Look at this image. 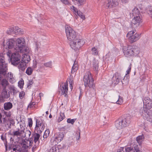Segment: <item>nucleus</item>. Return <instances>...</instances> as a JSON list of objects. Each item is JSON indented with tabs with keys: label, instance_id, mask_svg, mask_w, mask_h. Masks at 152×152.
Segmentation results:
<instances>
[{
	"label": "nucleus",
	"instance_id": "obj_1",
	"mask_svg": "<svg viewBox=\"0 0 152 152\" xmlns=\"http://www.w3.org/2000/svg\"><path fill=\"white\" fill-rule=\"evenodd\" d=\"M65 32L67 39L71 41V47H82L85 43V40L83 39H78L77 33L73 29L68 25L65 26Z\"/></svg>",
	"mask_w": 152,
	"mask_h": 152
},
{
	"label": "nucleus",
	"instance_id": "obj_2",
	"mask_svg": "<svg viewBox=\"0 0 152 152\" xmlns=\"http://www.w3.org/2000/svg\"><path fill=\"white\" fill-rule=\"evenodd\" d=\"M131 116L128 115L126 118L122 119H119L115 122V127L120 129L128 126L131 122Z\"/></svg>",
	"mask_w": 152,
	"mask_h": 152
},
{
	"label": "nucleus",
	"instance_id": "obj_3",
	"mask_svg": "<svg viewBox=\"0 0 152 152\" xmlns=\"http://www.w3.org/2000/svg\"><path fill=\"white\" fill-rule=\"evenodd\" d=\"M84 85L86 87L92 88H94L95 84L94 83V80L91 73L89 71L86 72L83 78Z\"/></svg>",
	"mask_w": 152,
	"mask_h": 152
},
{
	"label": "nucleus",
	"instance_id": "obj_4",
	"mask_svg": "<svg viewBox=\"0 0 152 152\" xmlns=\"http://www.w3.org/2000/svg\"><path fill=\"white\" fill-rule=\"evenodd\" d=\"M144 104V107L141 109L140 113H142L141 115L144 117L145 114L147 113V110L150 109L152 107V101L148 97H145L143 100Z\"/></svg>",
	"mask_w": 152,
	"mask_h": 152
},
{
	"label": "nucleus",
	"instance_id": "obj_5",
	"mask_svg": "<svg viewBox=\"0 0 152 152\" xmlns=\"http://www.w3.org/2000/svg\"><path fill=\"white\" fill-rule=\"evenodd\" d=\"M18 51L20 50V53H24L22 55L21 61L28 64L31 60L30 56L27 54L31 52V50L29 48H18L16 49Z\"/></svg>",
	"mask_w": 152,
	"mask_h": 152
},
{
	"label": "nucleus",
	"instance_id": "obj_6",
	"mask_svg": "<svg viewBox=\"0 0 152 152\" xmlns=\"http://www.w3.org/2000/svg\"><path fill=\"white\" fill-rule=\"evenodd\" d=\"M46 127V124L44 121L41 119H36L35 131H37L38 133H41Z\"/></svg>",
	"mask_w": 152,
	"mask_h": 152
},
{
	"label": "nucleus",
	"instance_id": "obj_7",
	"mask_svg": "<svg viewBox=\"0 0 152 152\" xmlns=\"http://www.w3.org/2000/svg\"><path fill=\"white\" fill-rule=\"evenodd\" d=\"M138 48H123V52L126 57L132 56L134 55H137L139 53Z\"/></svg>",
	"mask_w": 152,
	"mask_h": 152
},
{
	"label": "nucleus",
	"instance_id": "obj_8",
	"mask_svg": "<svg viewBox=\"0 0 152 152\" xmlns=\"http://www.w3.org/2000/svg\"><path fill=\"white\" fill-rule=\"evenodd\" d=\"M20 51L18 52L13 53L10 57V60L12 63L14 65H17L20 62L21 55L20 54Z\"/></svg>",
	"mask_w": 152,
	"mask_h": 152
},
{
	"label": "nucleus",
	"instance_id": "obj_9",
	"mask_svg": "<svg viewBox=\"0 0 152 152\" xmlns=\"http://www.w3.org/2000/svg\"><path fill=\"white\" fill-rule=\"evenodd\" d=\"M134 17L131 22L132 25L134 27H137L142 21V16L141 15H139Z\"/></svg>",
	"mask_w": 152,
	"mask_h": 152
},
{
	"label": "nucleus",
	"instance_id": "obj_10",
	"mask_svg": "<svg viewBox=\"0 0 152 152\" xmlns=\"http://www.w3.org/2000/svg\"><path fill=\"white\" fill-rule=\"evenodd\" d=\"M15 44L17 48H25L26 45L25 39L24 37L15 38Z\"/></svg>",
	"mask_w": 152,
	"mask_h": 152
},
{
	"label": "nucleus",
	"instance_id": "obj_11",
	"mask_svg": "<svg viewBox=\"0 0 152 152\" xmlns=\"http://www.w3.org/2000/svg\"><path fill=\"white\" fill-rule=\"evenodd\" d=\"M70 9L77 16H78L83 20H85L86 18L85 15L74 6H71L70 7Z\"/></svg>",
	"mask_w": 152,
	"mask_h": 152
},
{
	"label": "nucleus",
	"instance_id": "obj_12",
	"mask_svg": "<svg viewBox=\"0 0 152 152\" xmlns=\"http://www.w3.org/2000/svg\"><path fill=\"white\" fill-rule=\"evenodd\" d=\"M15 44V38L8 39L4 42V46L5 48H14Z\"/></svg>",
	"mask_w": 152,
	"mask_h": 152
},
{
	"label": "nucleus",
	"instance_id": "obj_13",
	"mask_svg": "<svg viewBox=\"0 0 152 152\" xmlns=\"http://www.w3.org/2000/svg\"><path fill=\"white\" fill-rule=\"evenodd\" d=\"M119 3L117 0H108L106 7L110 9L115 7Z\"/></svg>",
	"mask_w": 152,
	"mask_h": 152
},
{
	"label": "nucleus",
	"instance_id": "obj_14",
	"mask_svg": "<svg viewBox=\"0 0 152 152\" xmlns=\"http://www.w3.org/2000/svg\"><path fill=\"white\" fill-rule=\"evenodd\" d=\"M68 90V83L67 82L61 87V91H59V92L61 93V95H64L65 97H67Z\"/></svg>",
	"mask_w": 152,
	"mask_h": 152
},
{
	"label": "nucleus",
	"instance_id": "obj_15",
	"mask_svg": "<svg viewBox=\"0 0 152 152\" xmlns=\"http://www.w3.org/2000/svg\"><path fill=\"white\" fill-rule=\"evenodd\" d=\"M132 65V64H130L128 67V69L126 71L125 76L124 77L123 79V80H122V83L123 84L127 85L128 83L129 80L127 78V76H128V75L127 76H126L128 74H129L131 72Z\"/></svg>",
	"mask_w": 152,
	"mask_h": 152
},
{
	"label": "nucleus",
	"instance_id": "obj_16",
	"mask_svg": "<svg viewBox=\"0 0 152 152\" xmlns=\"http://www.w3.org/2000/svg\"><path fill=\"white\" fill-rule=\"evenodd\" d=\"M11 149L12 150L11 152H28V150L23 148H21L18 145H15Z\"/></svg>",
	"mask_w": 152,
	"mask_h": 152
},
{
	"label": "nucleus",
	"instance_id": "obj_17",
	"mask_svg": "<svg viewBox=\"0 0 152 152\" xmlns=\"http://www.w3.org/2000/svg\"><path fill=\"white\" fill-rule=\"evenodd\" d=\"M20 129H18V131L13 132V135L14 136H20L21 134L24 133L25 127L22 125H20Z\"/></svg>",
	"mask_w": 152,
	"mask_h": 152
},
{
	"label": "nucleus",
	"instance_id": "obj_18",
	"mask_svg": "<svg viewBox=\"0 0 152 152\" xmlns=\"http://www.w3.org/2000/svg\"><path fill=\"white\" fill-rule=\"evenodd\" d=\"M113 77L115 78V80L114 81L115 82V84H117L121 80L122 77L120 73L118 72H116L114 74Z\"/></svg>",
	"mask_w": 152,
	"mask_h": 152
},
{
	"label": "nucleus",
	"instance_id": "obj_19",
	"mask_svg": "<svg viewBox=\"0 0 152 152\" xmlns=\"http://www.w3.org/2000/svg\"><path fill=\"white\" fill-rule=\"evenodd\" d=\"M64 136V133L59 132L55 135V137L60 142L63 140Z\"/></svg>",
	"mask_w": 152,
	"mask_h": 152
},
{
	"label": "nucleus",
	"instance_id": "obj_20",
	"mask_svg": "<svg viewBox=\"0 0 152 152\" xmlns=\"http://www.w3.org/2000/svg\"><path fill=\"white\" fill-rule=\"evenodd\" d=\"M13 107L12 104L10 102L5 103L4 105V107L5 110H8L11 109Z\"/></svg>",
	"mask_w": 152,
	"mask_h": 152
},
{
	"label": "nucleus",
	"instance_id": "obj_21",
	"mask_svg": "<svg viewBox=\"0 0 152 152\" xmlns=\"http://www.w3.org/2000/svg\"><path fill=\"white\" fill-rule=\"evenodd\" d=\"M7 77L10 83H13L15 82V79L13 76V74L12 73H8Z\"/></svg>",
	"mask_w": 152,
	"mask_h": 152
},
{
	"label": "nucleus",
	"instance_id": "obj_22",
	"mask_svg": "<svg viewBox=\"0 0 152 152\" xmlns=\"http://www.w3.org/2000/svg\"><path fill=\"white\" fill-rule=\"evenodd\" d=\"M78 65L77 62L75 60L74 61V64L72 67L71 73L72 74L74 73L78 69Z\"/></svg>",
	"mask_w": 152,
	"mask_h": 152
},
{
	"label": "nucleus",
	"instance_id": "obj_23",
	"mask_svg": "<svg viewBox=\"0 0 152 152\" xmlns=\"http://www.w3.org/2000/svg\"><path fill=\"white\" fill-rule=\"evenodd\" d=\"M14 32L16 35H20L23 34V31L22 29L18 27L14 28Z\"/></svg>",
	"mask_w": 152,
	"mask_h": 152
},
{
	"label": "nucleus",
	"instance_id": "obj_24",
	"mask_svg": "<svg viewBox=\"0 0 152 152\" xmlns=\"http://www.w3.org/2000/svg\"><path fill=\"white\" fill-rule=\"evenodd\" d=\"M92 67L94 70H98L99 68V62L97 60L95 59L93 60Z\"/></svg>",
	"mask_w": 152,
	"mask_h": 152
},
{
	"label": "nucleus",
	"instance_id": "obj_25",
	"mask_svg": "<svg viewBox=\"0 0 152 152\" xmlns=\"http://www.w3.org/2000/svg\"><path fill=\"white\" fill-rule=\"evenodd\" d=\"M132 38V39H129L130 42L132 43L137 41L140 38V35L137 33H135Z\"/></svg>",
	"mask_w": 152,
	"mask_h": 152
},
{
	"label": "nucleus",
	"instance_id": "obj_26",
	"mask_svg": "<svg viewBox=\"0 0 152 152\" xmlns=\"http://www.w3.org/2000/svg\"><path fill=\"white\" fill-rule=\"evenodd\" d=\"M27 66V63L21 61V62L18 65V68L21 70L23 71L25 70Z\"/></svg>",
	"mask_w": 152,
	"mask_h": 152
},
{
	"label": "nucleus",
	"instance_id": "obj_27",
	"mask_svg": "<svg viewBox=\"0 0 152 152\" xmlns=\"http://www.w3.org/2000/svg\"><path fill=\"white\" fill-rule=\"evenodd\" d=\"M131 13L134 16L141 15L139 10L137 7H134V9L132 10Z\"/></svg>",
	"mask_w": 152,
	"mask_h": 152
},
{
	"label": "nucleus",
	"instance_id": "obj_28",
	"mask_svg": "<svg viewBox=\"0 0 152 152\" xmlns=\"http://www.w3.org/2000/svg\"><path fill=\"white\" fill-rule=\"evenodd\" d=\"M30 144H29V141L26 140V141L24 140L23 142L22 143V146L21 148H23L24 149L27 150L29 146H30Z\"/></svg>",
	"mask_w": 152,
	"mask_h": 152
},
{
	"label": "nucleus",
	"instance_id": "obj_29",
	"mask_svg": "<svg viewBox=\"0 0 152 152\" xmlns=\"http://www.w3.org/2000/svg\"><path fill=\"white\" fill-rule=\"evenodd\" d=\"M144 137L143 135H140L138 136L136 138V140L137 142L139 145L142 144V141L144 140Z\"/></svg>",
	"mask_w": 152,
	"mask_h": 152
},
{
	"label": "nucleus",
	"instance_id": "obj_30",
	"mask_svg": "<svg viewBox=\"0 0 152 152\" xmlns=\"http://www.w3.org/2000/svg\"><path fill=\"white\" fill-rule=\"evenodd\" d=\"M65 118L64 113L62 112H60V115L58 117L57 119V121L58 122H60L62 121L63 119Z\"/></svg>",
	"mask_w": 152,
	"mask_h": 152
},
{
	"label": "nucleus",
	"instance_id": "obj_31",
	"mask_svg": "<svg viewBox=\"0 0 152 152\" xmlns=\"http://www.w3.org/2000/svg\"><path fill=\"white\" fill-rule=\"evenodd\" d=\"M1 96L3 98H8L9 96L7 94V91L6 90L5 88L3 89L1 93Z\"/></svg>",
	"mask_w": 152,
	"mask_h": 152
},
{
	"label": "nucleus",
	"instance_id": "obj_32",
	"mask_svg": "<svg viewBox=\"0 0 152 152\" xmlns=\"http://www.w3.org/2000/svg\"><path fill=\"white\" fill-rule=\"evenodd\" d=\"M135 30H133L129 31L127 34V37L129 39H132V37H133V36L134 35L135 33Z\"/></svg>",
	"mask_w": 152,
	"mask_h": 152
},
{
	"label": "nucleus",
	"instance_id": "obj_33",
	"mask_svg": "<svg viewBox=\"0 0 152 152\" xmlns=\"http://www.w3.org/2000/svg\"><path fill=\"white\" fill-rule=\"evenodd\" d=\"M40 133H35L34 134V142L35 143H36L39 140V139L40 137Z\"/></svg>",
	"mask_w": 152,
	"mask_h": 152
},
{
	"label": "nucleus",
	"instance_id": "obj_34",
	"mask_svg": "<svg viewBox=\"0 0 152 152\" xmlns=\"http://www.w3.org/2000/svg\"><path fill=\"white\" fill-rule=\"evenodd\" d=\"M1 84L4 88H5L6 86L8 85L9 83L7 80L6 79H3L1 81Z\"/></svg>",
	"mask_w": 152,
	"mask_h": 152
},
{
	"label": "nucleus",
	"instance_id": "obj_35",
	"mask_svg": "<svg viewBox=\"0 0 152 152\" xmlns=\"http://www.w3.org/2000/svg\"><path fill=\"white\" fill-rule=\"evenodd\" d=\"M10 90L13 93L14 95L17 94L18 92V91L17 88H16L13 86H11L10 88Z\"/></svg>",
	"mask_w": 152,
	"mask_h": 152
},
{
	"label": "nucleus",
	"instance_id": "obj_36",
	"mask_svg": "<svg viewBox=\"0 0 152 152\" xmlns=\"http://www.w3.org/2000/svg\"><path fill=\"white\" fill-rule=\"evenodd\" d=\"M50 141L52 144L53 145V146H56L58 143L59 142V141H58L57 140L55 137L52 138L51 139Z\"/></svg>",
	"mask_w": 152,
	"mask_h": 152
},
{
	"label": "nucleus",
	"instance_id": "obj_37",
	"mask_svg": "<svg viewBox=\"0 0 152 152\" xmlns=\"http://www.w3.org/2000/svg\"><path fill=\"white\" fill-rule=\"evenodd\" d=\"M24 84V81L22 79L20 80L18 83V86L21 89H22L23 88V86Z\"/></svg>",
	"mask_w": 152,
	"mask_h": 152
},
{
	"label": "nucleus",
	"instance_id": "obj_38",
	"mask_svg": "<svg viewBox=\"0 0 152 152\" xmlns=\"http://www.w3.org/2000/svg\"><path fill=\"white\" fill-rule=\"evenodd\" d=\"M33 70L30 67H28L26 70V73L28 75H30L32 73Z\"/></svg>",
	"mask_w": 152,
	"mask_h": 152
},
{
	"label": "nucleus",
	"instance_id": "obj_39",
	"mask_svg": "<svg viewBox=\"0 0 152 152\" xmlns=\"http://www.w3.org/2000/svg\"><path fill=\"white\" fill-rule=\"evenodd\" d=\"M25 92L23 91H22L19 92V97L20 99H22L25 97Z\"/></svg>",
	"mask_w": 152,
	"mask_h": 152
},
{
	"label": "nucleus",
	"instance_id": "obj_40",
	"mask_svg": "<svg viewBox=\"0 0 152 152\" xmlns=\"http://www.w3.org/2000/svg\"><path fill=\"white\" fill-rule=\"evenodd\" d=\"M50 134V131L49 129L46 130L44 133L43 137L44 138H46Z\"/></svg>",
	"mask_w": 152,
	"mask_h": 152
},
{
	"label": "nucleus",
	"instance_id": "obj_41",
	"mask_svg": "<svg viewBox=\"0 0 152 152\" xmlns=\"http://www.w3.org/2000/svg\"><path fill=\"white\" fill-rule=\"evenodd\" d=\"M123 99L122 97H121L119 95L118 96V99L117 101L116 102V103L118 104H121L123 102Z\"/></svg>",
	"mask_w": 152,
	"mask_h": 152
},
{
	"label": "nucleus",
	"instance_id": "obj_42",
	"mask_svg": "<svg viewBox=\"0 0 152 152\" xmlns=\"http://www.w3.org/2000/svg\"><path fill=\"white\" fill-rule=\"evenodd\" d=\"M76 120V118L72 119H71L70 118H68L67 120V122L68 123H70L73 125L74 124Z\"/></svg>",
	"mask_w": 152,
	"mask_h": 152
},
{
	"label": "nucleus",
	"instance_id": "obj_43",
	"mask_svg": "<svg viewBox=\"0 0 152 152\" xmlns=\"http://www.w3.org/2000/svg\"><path fill=\"white\" fill-rule=\"evenodd\" d=\"M125 149L126 152H134V149L131 147H126Z\"/></svg>",
	"mask_w": 152,
	"mask_h": 152
},
{
	"label": "nucleus",
	"instance_id": "obj_44",
	"mask_svg": "<svg viewBox=\"0 0 152 152\" xmlns=\"http://www.w3.org/2000/svg\"><path fill=\"white\" fill-rule=\"evenodd\" d=\"M69 84L70 85L69 87L70 88L71 91H72L73 88V80L72 78H69Z\"/></svg>",
	"mask_w": 152,
	"mask_h": 152
},
{
	"label": "nucleus",
	"instance_id": "obj_45",
	"mask_svg": "<svg viewBox=\"0 0 152 152\" xmlns=\"http://www.w3.org/2000/svg\"><path fill=\"white\" fill-rule=\"evenodd\" d=\"M91 51L94 55H96L98 54V52L96 48H92Z\"/></svg>",
	"mask_w": 152,
	"mask_h": 152
},
{
	"label": "nucleus",
	"instance_id": "obj_46",
	"mask_svg": "<svg viewBox=\"0 0 152 152\" xmlns=\"http://www.w3.org/2000/svg\"><path fill=\"white\" fill-rule=\"evenodd\" d=\"M56 147V146L52 147L49 150V152H57Z\"/></svg>",
	"mask_w": 152,
	"mask_h": 152
},
{
	"label": "nucleus",
	"instance_id": "obj_47",
	"mask_svg": "<svg viewBox=\"0 0 152 152\" xmlns=\"http://www.w3.org/2000/svg\"><path fill=\"white\" fill-rule=\"evenodd\" d=\"M28 124L30 128L32 127L33 124V121L32 118H29L28 119Z\"/></svg>",
	"mask_w": 152,
	"mask_h": 152
},
{
	"label": "nucleus",
	"instance_id": "obj_48",
	"mask_svg": "<svg viewBox=\"0 0 152 152\" xmlns=\"http://www.w3.org/2000/svg\"><path fill=\"white\" fill-rule=\"evenodd\" d=\"M35 104V102H31L29 103L28 105V108H31L33 107H34Z\"/></svg>",
	"mask_w": 152,
	"mask_h": 152
},
{
	"label": "nucleus",
	"instance_id": "obj_49",
	"mask_svg": "<svg viewBox=\"0 0 152 152\" xmlns=\"http://www.w3.org/2000/svg\"><path fill=\"white\" fill-rule=\"evenodd\" d=\"M31 134V132L29 130H28L26 131V133L24 135V137H29Z\"/></svg>",
	"mask_w": 152,
	"mask_h": 152
},
{
	"label": "nucleus",
	"instance_id": "obj_50",
	"mask_svg": "<svg viewBox=\"0 0 152 152\" xmlns=\"http://www.w3.org/2000/svg\"><path fill=\"white\" fill-rule=\"evenodd\" d=\"M4 114L6 116L8 117H10L11 116V114L10 111L4 112Z\"/></svg>",
	"mask_w": 152,
	"mask_h": 152
},
{
	"label": "nucleus",
	"instance_id": "obj_51",
	"mask_svg": "<svg viewBox=\"0 0 152 152\" xmlns=\"http://www.w3.org/2000/svg\"><path fill=\"white\" fill-rule=\"evenodd\" d=\"M61 1L64 4L69 5L70 3L69 2L68 0H61Z\"/></svg>",
	"mask_w": 152,
	"mask_h": 152
},
{
	"label": "nucleus",
	"instance_id": "obj_52",
	"mask_svg": "<svg viewBox=\"0 0 152 152\" xmlns=\"http://www.w3.org/2000/svg\"><path fill=\"white\" fill-rule=\"evenodd\" d=\"M76 134H77V135H76V139L77 140H79L80 138V132H77L76 133Z\"/></svg>",
	"mask_w": 152,
	"mask_h": 152
},
{
	"label": "nucleus",
	"instance_id": "obj_53",
	"mask_svg": "<svg viewBox=\"0 0 152 152\" xmlns=\"http://www.w3.org/2000/svg\"><path fill=\"white\" fill-rule=\"evenodd\" d=\"M44 65L45 66L47 67H50L51 66V64L50 62H48L44 64Z\"/></svg>",
	"mask_w": 152,
	"mask_h": 152
},
{
	"label": "nucleus",
	"instance_id": "obj_54",
	"mask_svg": "<svg viewBox=\"0 0 152 152\" xmlns=\"http://www.w3.org/2000/svg\"><path fill=\"white\" fill-rule=\"evenodd\" d=\"M148 118H147L148 120L150 122L152 123V114L151 115H148Z\"/></svg>",
	"mask_w": 152,
	"mask_h": 152
},
{
	"label": "nucleus",
	"instance_id": "obj_55",
	"mask_svg": "<svg viewBox=\"0 0 152 152\" xmlns=\"http://www.w3.org/2000/svg\"><path fill=\"white\" fill-rule=\"evenodd\" d=\"M85 0H76V1H78L80 4L81 5L83 4L85 1Z\"/></svg>",
	"mask_w": 152,
	"mask_h": 152
},
{
	"label": "nucleus",
	"instance_id": "obj_56",
	"mask_svg": "<svg viewBox=\"0 0 152 152\" xmlns=\"http://www.w3.org/2000/svg\"><path fill=\"white\" fill-rule=\"evenodd\" d=\"M28 141H29V144H30V145L31 146L32 143H33V139L31 138H30L29 139V140Z\"/></svg>",
	"mask_w": 152,
	"mask_h": 152
},
{
	"label": "nucleus",
	"instance_id": "obj_57",
	"mask_svg": "<svg viewBox=\"0 0 152 152\" xmlns=\"http://www.w3.org/2000/svg\"><path fill=\"white\" fill-rule=\"evenodd\" d=\"M129 0H121V1L123 4H125L128 2Z\"/></svg>",
	"mask_w": 152,
	"mask_h": 152
},
{
	"label": "nucleus",
	"instance_id": "obj_58",
	"mask_svg": "<svg viewBox=\"0 0 152 152\" xmlns=\"http://www.w3.org/2000/svg\"><path fill=\"white\" fill-rule=\"evenodd\" d=\"M124 147H121L118 150L117 152H124Z\"/></svg>",
	"mask_w": 152,
	"mask_h": 152
},
{
	"label": "nucleus",
	"instance_id": "obj_59",
	"mask_svg": "<svg viewBox=\"0 0 152 152\" xmlns=\"http://www.w3.org/2000/svg\"><path fill=\"white\" fill-rule=\"evenodd\" d=\"M148 13L149 14L150 16L152 18V10H149L148 11Z\"/></svg>",
	"mask_w": 152,
	"mask_h": 152
},
{
	"label": "nucleus",
	"instance_id": "obj_60",
	"mask_svg": "<svg viewBox=\"0 0 152 152\" xmlns=\"http://www.w3.org/2000/svg\"><path fill=\"white\" fill-rule=\"evenodd\" d=\"M32 84H33V82L32 81H29L28 86H30L31 85H32Z\"/></svg>",
	"mask_w": 152,
	"mask_h": 152
},
{
	"label": "nucleus",
	"instance_id": "obj_61",
	"mask_svg": "<svg viewBox=\"0 0 152 152\" xmlns=\"http://www.w3.org/2000/svg\"><path fill=\"white\" fill-rule=\"evenodd\" d=\"M1 140L3 141H4L5 139V138L4 137V136L3 135H1Z\"/></svg>",
	"mask_w": 152,
	"mask_h": 152
},
{
	"label": "nucleus",
	"instance_id": "obj_62",
	"mask_svg": "<svg viewBox=\"0 0 152 152\" xmlns=\"http://www.w3.org/2000/svg\"><path fill=\"white\" fill-rule=\"evenodd\" d=\"M14 28H12L9 29V31H10V32H12L13 31H14Z\"/></svg>",
	"mask_w": 152,
	"mask_h": 152
},
{
	"label": "nucleus",
	"instance_id": "obj_63",
	"mask_svg": "<svg viewBox=\"0 0 152 152\" xmlns=\"http://www.w3.org/2000/svg\"><path fill=\"white\" fill-rule=\"evenodd\" d=\"M43 95V94L42 93H39V95L40 97H41V96H42Z\"/></svg>",
	"mask_w": 152,
	"mask_h": 152
},
{
	"label": "nucleus",
	"instance_id": "obj_64",
	"mask_svg": "<svg viewBox=\"0 0 152 152\" xmlns=\"http://www.w3.org/2000/svg\"><path fill=\"white\" fill-rule=\"evenodd\" d=\"M49 117L50 118H51L52 117V115H51V114H50V115H49Z\"/></svg>",
	"mask_w": 152,
	"mask_h": 152
}]
</instances>
